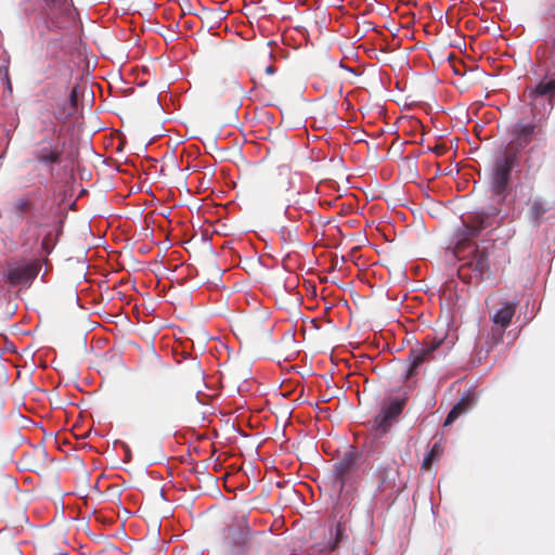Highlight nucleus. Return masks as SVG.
Here are the masks:
<instances>
[{
	"label": "nucleus",
	"instance_id": "1",
	"mask_svg": "<svg viewBox=\"0 0 555 555\" xmlns=\"http://www.w3.org/2000/svg\"><path fill=\"white\" fill-rule=\"evenodd\" d=\"M489 227L485 214H475L463 220L462 227L456 231L454 256L461 262L457 269L459 278L465 283H479L490 269V243H473L485 229Z\"/></svg>",
	"mask_w": 555,
	"mask_h": 555
},
{
	"label": "nucleus",
	"instance_id": "2",
	"mask_svg": "<svg viewBox=\"0 0 555 555\" xmlns=\"http://www.w3.org/2000/svg\"><path fill=\"white\" fill-rule=\"evenodd\" d=\"M518 162L519 158L516 157V152L511 149H504L495 155L490 172L491 199L494 205L483 212L487 218L501 211V207L509 194L513 169L518 165Z\"/></svg>",
	"mask_w": 555,
	"mask_h": 555
},
{
	"label": "nucleus",
	"instance_id": "3",
	"mask_svg": "<svg viewBox=\"0 0 555 555\" xmlns=\"http://www.w3.org/2000/svg\"><path fill=\"white\" fill-rule=\"evenodd\" d=\"M40 132L43 138L38 142L35 159L46 166L57 165L62 162L65 142H61V130L56 129L53 120H42Z\"/></svg>",
	"mask_w": 555,
	"mask_h": 555
},
{
	"label": "nucleus",
	"instance_id": "4",
	"mask_svg": "<svg viewBox=\"0 0 555 555\" xmlns=\"http://www.w3.org/2000/svg\"><path fill=\"white\" fill-rule=\"evenodd\" d=\"M406 397H389L382 402L379 413L374 417L373 429L378 435L387 434L403 412Z\"/></svg>",
	"mask_w": 555,
	"mask_h": 555
},
{
	"label": "nucleus",
	"instance_id": "5",
	"mask_svg": "<svg viewBox=\"0 0 555 555\" xmlns=\"http://www.w3.org/2000/svg\"><path fill=\"white\" fill-rule=\"evenodd\" d=\"M175 397V390L169 384L156 383L147 389L144 401L150 408L164 411L173 404Z\"/></svg>",
	"mask_w": 555,
	"mask_h": 555
},
{
	"label": "nucleus",
	"instance_id": "6",
	"mask_svg": "<svg viewBox=\"0 0 555 555\" xmlns=\"http://www.w3.org/2000/svg\"><path fill=\"white\" fill-rule=\"evenodd\" d=\"M442 345L441 339H426L422 344L410 350L409 359L411 361L406 376L412 377L416 374L418 366L434 359V352Z\"/></svg>",
	"mask_w": 555,
	"mask_h": 555
},
{
	"label": "nucleus",
	"instance_id": "7",
	"mask_svg": "<svg viewBox=\"0 0 555 555\" xmlns=\"http://www.w3.org/2000/svg\"><path fill=\"white\" fill-rule=\"evenodd\" d=\"M40 266L36 262L16 267H9L4 273V280L11 286L30 284L38 275Z\"/></svg>",
	"mask_w": 555,
	"mask_h": 555
},
{
	"label": "nucleus",
	"instance_id": "8",
	"mask_svg": "<svg viewBox=\"0 0 555 555\" xmlns=\"http://www.w3.org/2000/svg\"><path fill=\"white\" fill-rule=\"evenodd\" d=\"M552 209V203L541 195H531L526 202V218L533 227H539L543 216Z\"/></svg>",
	"mask_w": 555,
	"mask_h": 555
},
{
	"label": "nucleus",
	"instance_id": "9",
	"mask_svg": "<svg viewBox=\"0 0 555 555\" xmlns=\"http://www.w3.org/2000/svg\"><path fill=\"white\" fill-rule=\"evenodd\" d=\"M534 129V124H524L518 121L515 125L514 139L504 149H511L516 152V157L519 158L521 151L531 142Z\"/></svg>",
	"mask_w": 555,
	"mask_h": 555
},
{
	"label": "nucleus",
	"instance_id": "10",
	"mask_svg": "<svg viewBox=\"0 0 555 555\" xmlns=\"http://www.w3.org/2000/svg\"><path fill=\"white\" fill-rule=\"evenodd\" d=\"M360 454L354 451H348L344 456L335 464V479L338 483L339 490H343L347 478L356 469Z\"/></svg>",
	"mask_w": 555,
	"mask_h": 555
},
{
	"label": "nucleus",
	"instance_id": "11",
	"mask_svg": "<svg viewBox=\"0 0 555 555\" xmlns=\"http://www.w3.org/2000/svg\"><path fill=\"white\" fill-rule=\"evenodd\" d=\"M525 95L530 100V105H534L542 96H546L552 104L555 96V79L541 80L534 88H526Z\"/></svg>",
	"mask_w": 555,
	"mask_h": 555
},
{
	"label": "nucleus",
	"instance_id": "12",
	"mask_svg": "<svg viewBox=\"0 0 555 555\" xmlns=\"http://www.w3.org/2000/svg\"><path fill=\"white\" fill-rule=\"evenodd\" d=\"M476 402L474 393L467 391L451 409L448 413L443 426H450L453 424L462 414L468 412Z\"/></svg>",
	"mask_w": 555,
	"mask_h": 555
},
{
	"label": "nucleus",
	"instance_id": "13",
	"mask_svg": "<svg viewBox=\"0 0 555 555\" xmlns=\"http://www.w3.org/2000/svg\"><path fill=\"white\" fill-rule=\"evenodd\" d=\"M292 186L291 171L285 167H281L273 172L268 179V189L274 192L288 191Z\"/></svg>",
	"mask_w": 555,
	"mask_h": 555
},
{
	"label": "nucleus",
	"instance_id": "14",
	"mask_svg": "<svg viewBox=\"0 0 555 555\" xmlns=\"http://www.w3.org/2000/svg\"><path fill=\"white\" fill-rule=\"evenodd\" d=\"M517 302H505L492 317L494 325L506 328L515 314Z\"/></svg>",
	"mask_w": 555,
	"mask_h": 555
},
{
	"label": "nucleus",
	"instance_id": "15",
	"mask_svg": "<svg viewBox=\"0 0 555 555\" xmlns=\"http://www.w3.org/2000/svg\"><path fill=\"white\" fill-rule=\"evenodd\" d=\"M397 476L398 470L395 467V462L391 464L388 463L386 466H380L378 468V478L385 488H393L396 486Z\"/></svg>",
	"mask_w": 555,
	"mask_h": 555
},
{
	"label": "nucleus",
	"instance_id": "16",
	"mask_svg": "<svg viewBox=\"0 0 555 555\" xmlns=\"http://www.w3.org/2000/svg\"><path fill=\"white\" fill-rule=\"evenodd\" d=\"M442 453V449L440 447L439 443H435L431 449L429 450V452L425 455L424 460H423V463H422V469L423 470H428L434 461H436L440 454Z\"/></svg>",
	"mask_w": 555,
	"mask_h": 555
},
{
	"label": "nucleus",
	"instance_id": "17",
	"mask_svg": "<svg viewBox=\"0 0 555 555\" xmlns=\"http://www.w3.org/2000/svg\"><path fill=\"white\" fill-rule=\"evenodd\" d=\"M74 109H69L67 101L64 100L62 103L57 105L53 114L56 120L63 121L67 116L72 115Z\"/></svg>",
	"mask_w": 555,
	"mask_h": 555
},
{
	"label": "nucleus",
	"instance_id": "18",
	"mask_svg": "<svg viewBox=\"0 0 555 555\" xmlns=\"http://www.w3.org/2000/svg\"><path fill=\"white\" fill-rule=\"evenodd\" d=\"M33 207H34V203L30 199L25 198V197L18 198L14 205L15 212L18 215H23L25 212L30 211L33 209Z\"/></svg>",
	"mask_w": 555,
	"mask_h": 555
},
{
	"label": "nucleus",
	"instance_id": "19",
	"mask_svg": "<svg viewBox=\"0 0 555 555\" xmlns=\"http://www.w3.org/2000/svg\"><path fill=\"white\" fill-rule=\"evenodd\" d=\"M505 328L501 326H494L491 328L490 333V344L491 346L498 345L503 340Z\"/></svg>",
	"mask_w": 555,
	"mask_h": 555
},
{
	"label": "nucleus",
	"instance_id": "20",
	"mask_svg": "<svg viewBox=\"0 0 555 555\" xmlns=\"http://www.w3.org/2000/svg\"><path fill=\"white\" fill-rule=\"evenodd\" d=\"M343 532H344V529H343L341 525L338 524L336 527L335 541L331 546V551L335 550L338 546V543L340 542V540L343 538Z\"/></svg>",
	"mask_w": 555,
	"mask_h": 555
},
{
	"label": "nucleus",
	"instance_id": "21",
	"mask_svg": "<svg viewBox=\"0 0 555 555\" xmlns=\"http://www.w3.org/2000/svg\"><path fill=\"white\" fill-rule=\"evenodd\" d=\"M76 102H77V92H76V89H72L70 93H69V109H74L75 106H76Z\"/></svg>",
	"mask_w": 555,
	"mask_h": 555
},
{
	"label": "nucleus",
	"instance_id": "22",
	"mask_svg": "<svg viewBox=\"0 0 555 555\" xmlns=\"http://www.w3.org/2000/svg\"><path fill=\"white\" fill-rule=\"evenodd\" d=\"M43 1L46 2L47 5L52 7V5H55V4H64L68 0H43Z\"/></svg>",
	"mask_w": 555,
	"mask_h": 555
},
{
	"label": "nucleus",
	"instance_id": "23",
	"mask_svg": "<svg viewBox=\"0 0 555 555\" xmlns=\"http://www.w3.org/2000/svg\"><path fill=\"white\" fill-rule=\"evenodd\" d=\"M264 72L269 75H272L276 72V68L273 65H268L264 67Z\"/></svg>",
	"mask_w": 555,
	"mask_h": 555
},
{
	"label": "nucleus",
	"instance_id": "24",
	"mask_svg": "<svg viewBox=\"0 0 555 555\" xmlns=\"http://www.w3.org/2000/svg\"><path fill=\"white\" fill-rule=\"evenodd\" d=\"M47 238L42 241L43 248H46Z\"/></svg>",
	"mask_w": 555,
	"mask_h": 555
}]
</instances>
